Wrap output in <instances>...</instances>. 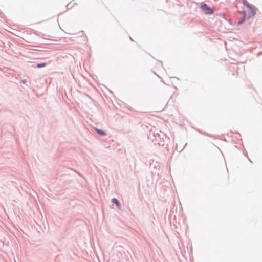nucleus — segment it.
<instances>
[{"label":"nucleus","mask_w":262,"mask_h":262,"mask_svg":"<svg viewBox=\"0 0 262 262\" xmlns=\"http://www.w3.org/2000/svg\"><path fill=\"white\" fill-rule=\"evenodd\" d=\"M96 130L97 132V133L101 136H105L106 135V133L102 130H100L99 129H96Z\"/></svg>","instance_id":"obj_4"},{"label":"nucleus","mask_w":262,"mask_h":262,"mask_svg":"<svg viewBox=\"0 0 262 262\" xmlns=\"http://www.w3.org/2000/svg\"><path fill=\"white\" fill-rule=\"evenodd\" d=\"M201 8L204 12L206 14H211L213 13V10L206 4H203L201 6Z\"/></svg>","instance_id":"obj_2"},{"label":"nucleus","mask_w":262,"mask_h":262,"mask_svg":"<svg viewBox=\"0 0 262 262\" xmlns=\"http://www.w3.org/2000/svg\"><path fill=\"white\" fill-rule=\"evenodd\" d=\"M243 2L244 5L247 7L248 10L247 12L246 11L243 12V17L238 21L239 24L243 23L246 18L249 19L253 17L256 13L255 8L253 6L248 3L246 0H243Z\"/></svg>","instance_id":"obj_1"},{"label":"nucleus","mask_w":262,"mask_h":262,"mask_svg":"<svg viewBox=\"0 0 262 262\" xmlns=\"http://www.w3.org/2000/svg\"><path fill=\"white\" fill-rule=\"evenodd\" d=\"M46 66V63H42L37 64L36 65V67L37 68H42V67H45Z\"/></svg>","instance_id":"obj_5"},{"label":"nucleus","mask_w":262,"mask_h":262,"mask_svg":"<svg viewBox=\"0 0 262 262\" xmlns=\"http://www.w3.org/2000/svg\"><path fill=\"white\" fill-rule=\"evenodd\" d=\"M112 202L113 203H115L118 208H119V209L120 208V207H120V203H119V201H118V200L117 199H116L115 198H114V199H113L112 200Z\"/></svg>","instance_id":"obj_3"}]
</instances>
